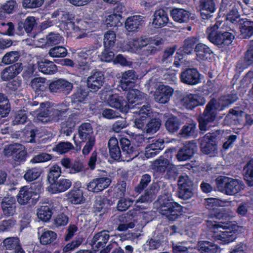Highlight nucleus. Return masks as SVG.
<instances>
[{
	"instance_id": "4468645a",
	"label": "nucleus",
	"mask_w": 253,
	"mask_h": 253,
	"mask_svg": "<svg viewBox=\"0 0 253 253\" xmlns=\"http://www.w3.org/2000/svg\"><path fill=\"white\" fill-rule=\"evenodd\" d=\"M67 197L68 200L73 204L79 205L85 202V199L80 181H76L74 184L73 188L67 193Z\"/></svg>"
},
{
	"instance_id": "6e6552de",
	"label": "nucleus",
	"mask_w": 253,
	"mask_h": 253,
	"mask_svg": "<svg viewBox=\"0 0 253 253\" xmlns=\"http://www.w3.org/2000/svg\"><path fill=\"white\" fill-rule=\"evenodd\" d=\"M3 153L6 156H12L13 160L18 164L24 163L27 153L25 147L21 144L15 143L5 147Z\"/></svg>"
},
{
	"instance_id": "09e8293b",
	"label": "nucleus",
	"mask_w": 253,
	"mask_h": 253,
	"mask_svg": "<svg viewBox=\"0 0 253 253\" xmlns=\"http://www.w3.org/2000/svg\"><path fill=\"white\" fill-rule=\"evenodd\" d=\"M37 214L40 220L47 222L51 218L52 212L48 206H45L41 207L38 209Z\"/></svg>"
},
{
	"instance_id": "79ce46f5",
	"label": "nucleus",
	"mask_w": 253,
	"mask_h": 253,
	"mask_svg": "<svg viewBox=\"0 0 253 253\" xmlns=\"http://www.w3.org/2000/svg\"><path fill=\"white\" fill-rule=\"evenodd\" d=\"M181 125L180 121L174 116L169 117L165 123L167 130L170 133L177 131L179 129Z\"/></svg>"
},
{
	"instance_id": "e2e57ef3",
	"label": "nucleus",
	"mask_w": 253,
	"mask_h": 253,
	"mask_svg": "<svg viewBox=\"0 0 253 253\" xmlns=\"http://www.w3.org/2000/svg\"><path fill=\"white\" fill-rule=\"evenodd\" d=\"M67 53V49L63 46H55L49 51V55L52 57H64Z\"/></svg>"
},
{
	"instance_id": "ea45409f",
	"label": "nucleus",
	"mask_w": 253,
	"mask_h": 253,
	"mask_svg": "<svg viewBox=\"0 0 253 253\" xmlns=\"http://www.w3.org/2000/svg\"><path fill=\"white\" fill-rule=\"evenodd\" d=\"M197 249L201 253H216L218 249L216 244L207 241H199Z\"/></svg>"
},
{
	"instance_id": "20e7f679",
	"label": "nucleus",
	"mask_w": 253,
	"mask_h": 253,
	"mask_svg": "<svg viewBox=\"0 0 253 253\" xmlns=\"http://www.w3.org/2000/svg\"><path fill=\"white\" fill-rule=\"evenodd\" d=\"M154 206L169 220L177 218L182 209L180 205L173 202L170 193H164L161 195L154 203Z\"/></svg>"
},
{
	"instance_id": "6e6d98bb",
	"label": "nucleus",
	"mask_w": 253,
	"mask_h": 253,
	"mask_svg": "<svg viewBox=\"0 0 253 253\" xmlns=\"http://www.w3.org/2000/svg\"><path fill=\"white\" fill-rule=\"evenodd\" d=\"M45 134V131L42 128L32 129L30 131H27L26 133V136L30 137L28 140L29 142H33L36 138L39 139Z\"/></svg>"
},
{
	"instance_id": "f3484780",
	"label": "nucleus",
	"mask_w": 253,
	"mask_h": 253,
	"mask_svg": "<svg viewBox=\"0 0 253 253\" xmlns=\"http://www.w3.org/2000/svg\"><path fill=\"white\" fill-rule=\"evenodd\" d=\"M206 102L204 97L198 94H187L181 100V104L187 109H192L195 107L203 105Z\"/></svg>"
},
{
	"instance_id": "49530a36",
	"label": "nucleus",
	"mask_w": 253,
	"mask_h": 253,
	"mask_svg": "<svg viewBox=\"0 0 253 253\" xmlns=\"http://www.w3.org/2000/svg\"><path fill=\"white\" fill-rule=\"evenodd\" d=\"M195 51L197 52L198 60H204L207 58L205 56L212 53L210 48L206 45L203 43H198L195 48Z\"/></svg>"
},
{
	"instance_id": "a18cd8bd",
	"label": "nucleus",
	"mask_w": 253,
	"mask_h": 253,
	"mask_svg": "<svg viewBox=\"0 0 253 253\" xmlns=\"http://www.w3.org/2000/svg\"><path fill=\"white\" fill-rule=\"evenodd\" d=\"M122 15L113 13L109 15L106 18L105 24L108 28H114L121 24Z\"/></svg>"
},
{
	"instance_id": "a19ab883",
	"label": "nucleus",
	"mask_w": 253,
	"mask_h": 253,
	"mask_svg": "<svg viewBox=\"0 0 253 253\" xmlns=\"http://www.w3.org/2000/svg\"><path fill=\"white\" fill-rule=\"evenodd\" d=\"M173 19L179 23L186 22L189 18V12L182 8H174L170 11Z\"/></svg>"
},
{
	"instance_id": "4d7b16f0",
	"label": "nucleus",
	"mask_w": 253,
	"mask_h": 253,
	"mask_svg": "<svg viewBox=\"0 0 253 253\" xmlns=\"http://www.w3.org/2000/svg\"><path fill=\"white\" fill-rule=\"evenodd\" d=\"M196 129V124L191 123L188 125L184 126L178 133L179 137H186L194 134Z\"/></svg>"
},
{
	"instance_id": "2eb2a0df",
	"label": "nucleus",
	"mask_w": 253,
	"mask_h": 253,
	"mask_svg": "<svg viewBox=\"0 0 253 253\" xmlns=\"http://www.w3.org/2000/svg\"><path fill=\"white\" fill-rule=\"evenodd\" d=\"M150 43V39L142 37L133 39L126 42L123 45L122 50L131 52H136L141 48L146 46Z\"/></svg>"
},
{
	"instance_id": "bf43d9fd",
	"label": "nucleus",
	"mask_w": 253,
	"mask_h": 253,
	"mask_svg": "<svg viewBox=\"0 0 253 253\" xmlns=\"http://www.w3.org/2000/svg\"><path fill=\"white\" fill-rule=\"evenodd\" d=\"M79 122L78 116L76 114H71L64 122L62 123V128H74L76 124Z\"/></svg>"
},
{
	"instance_id": "72a5a7b5",
	"label": "nucleus",
	"mask_w": 253,
	"mask_h": 253,
	"mask_svg": "<svg viewBox=\"0 0 253 253\" xmlns=\"http://www.w3.org/2000/svg\"><path fill=\"white\" fill-rule=\"evenodd\" d=\"M172 157V151L170 150L166 151L163 156H161L155 161V165L157 170L161 172L165 171L166 169L170 166Z\"/></svg>"
},
{
	"instance_id": "ddd939ff",
	"label": "nucleus",
	"mask_w": 253,
	"mask_h": 253,
	"mask_svg": "<svg viewBox=\"0 0 253 253\" xmlns=\"http://www.w3.org/2000/svg\"><path fill=\"white\" fill-rule=\"evenodd\" d=\"M120 142L122 147L121 161L129 162L137 156L138 152L128 139L121 138Z\"/></svg>"
},
{
	"instance_id": "13d9d810",
	"label": "nucleus",
	"mask_w": 253,
	"mask_h": 253,
	"mask_svg": "<svg viewBox=\"0 0 253 253\" xmlns=\"http://www.w3.org/2000/svg\"><path fill=\"white\" fill-rule=\"evenodd\" d=\"M119 220L122 222L119 225L117 228V230L119 231H126L128 229L133 228L134 226V223L129 222L125 215L120 216Z\"/></svg>"
},
{
	"instance_id": "4c0bfd02",
	"label": "nucleus",
	"mask_w": 253,
	"mask_h": 253,
	"mask_svg": "<svg viewBox=\"0 0 253 253\" xmlns=\"http://www.w3.org/2000/svg\"><path fill=\"white\" fill-rule=\"evenodd\" d=\"M108 147L111 157L117 160H121V151L118 145V139L114 137H111L108 142Z\"/></svg>"
},
{
	"instance_id": "7ed1b4c3",
	"label": "nucleus",
	"mask_w": 253,
	"mask_h": 253,
	"mask_svg": "<svg viewBox=\"0 0 253 253\" xmlns=\"http://www.w3.org/2000/svg\"><path fill=\"white\" fill-rule=\"evenodd\" d=\"M50 104L49 102L42 103L37 110L31 113L36 122L59 121L68 110V105L64 104H58L53 108H51Z\"/></svg>"
},
{
	"instance_id": "cd10ccee",
	"label": "nucleus",
	"mask_w": 253,
	"mask_h": 253,
	"mask_svg": "<svg viewBox=\"0 0 253 253\" xmlns=\"http://www.w3.org/2000/svg\"><path fill=\"white\" fill-rule=\"evenodd\" d=\"M138 79V76L133 70H129L122 74L120 87L123 90H127L129 85Z\"/></svg>"
},
{
	"instance_id": "de8ad7c7",
	"label": "nucleus",
	"mask_w": 253,
	"mask_h": 253,
	"mask_svg": "<svg viewBox=\"0 0 253 253\" xmlns=\"http://www.w3.org/2000/svg\"><path fill=\"white\" fill-rule=\"evenodd\" d=\"M31 85L36 92H39L45 90L49 85L45 82L44 79L36 78L31 81Z\"/></svg>"
},
{
	"instance_id": "37998d69",
	"label": "nucleus",
	"mask_w": 253,
	"mask_h": 253,
	"mask_svg": "<svg viewBox=\"0 0 253 253\" xmlns=\"http://www.w3.org/2000/svg\"><path fill=\"white\" fill-rule=\"evenodd\" d=\"M243 20L236 9H233L226 15V22L227 24L230 23L232 27L242 24Z\"/></svg>"
},
{
	"instance_id": "b1692460",
	"label": "nucleus",
	"mask_w": 253,
	"mask_h": 253,
	"mask_svg": "<svg viewBox=\"0 0 253 253\" xmlns=\"http://www.w3.org/2000/svg\"><path fill=\"white\" fill-rule=\"evenodd\" d=\"M215 10V5L213 0H201L200 10L203 19L211 18Z\"/></svg>"
},
{
	"instance_id": "a211bd4d",
	"label": "nucleus",
	"mask_w": 253,
	"mask_h": 253,
	"mask_svg": "<svg viewBox=\"0 0 253 253\" xmlns=\"http://www.w3.org/2000/svg\"><path fill=\"white\" fill-rule=\"evenodd\" d=\"M180 80L185 84L196 85L200 82V74L196 69L189 68L181 73Z\"/></svg>"
},
{
	"instance_id": "3c124183",
	"label": "nucleus",
	"mask_w": 253,
	"mask_h": 253,
	"mask_svg": "<svg viewBox=\"0 0 253 253\" xmlns=\"http://www.w3.org/2000/svg\"><path fill=\"white\" fill-rule=\"evenodd\" d=\"M88 96V91L81 87L78 88L72 96L73 104L84 103Z\"/></svg>"
},
{
	"instance_id": "c03bdc74",
	"label": "nucleus",
	"mask_w": 253,
	"mask_h": 253,
	"mask_svg": "<svg viewBox=\"0 0 253 253\" xmlns=\"http://www.w3.org/2000/svg\"><path fill=\"white\" fill-rule=\"evenodd\" d=\"M240 26L241 35L244 38H248L253 35V21L245 20Z\"/></svg>"
},
{
	"instance_id": "338daca9",
	"label": "nucleus",
	"mask_w": 253,
	"mask_h": 253,
	"mask_svg": "<svg viewBox=\"0 0 253 253\" xmlns=\"http://www.w3.org/2000/svg\"><path fill=\"white\" fill-rule=\"evenodd\" d=\"M160 126L161 121L159 119H152L146 126V131L147 133H155L159 130Z\"/></svg>"
},
{
	"instance_id": "2f4dec72",
	"label": "nucleus",
	"mask_w": 253,
	"mask_h": 253,
	"mask_svg": "<svg viewBox=\"0 0 253 253\" xmlns=\"http://www.w3.org/2000/svg\"><path fill=\"white\" fill-rule=\"evenodd\" d=\"M38 237L42 245H46L53 242L57 238L55 232L42 228L38 229Z\"/></svg>"
},
{
	"instance_id": "1a4fd4ad",
	"label": "nucleus",
	"mask_w": 253,
	"mask_h": 253,
	"mask_svg": "<svg viewBox=\"0 0 253 253\" xmlns=\"http://www.w3.org/2000/svg\"><path fill=\"white\" fill-rule=\"evenodd\" d=\"M42 191V188L40 185H33L31 186H23L21 188L17 196V202L20 205L27 204L32 197L40 194Z\"/></svg>"
},
{
	"instance_id": "680f3d73",
	"label": "nucleus",
	"mask_w": 253,
	"mask_h": 253,
	"mask_svg": "<svg viewBox=\"0 0 253 253\" xmlns=\"http://www.w3.org/2000/svg\"><path fill=\"white\" fill-rule=\"evenodd\" d=\"M3 246L7 250L16 249L19 245V240L17 237H8L3 242Z\"/></svg>"
},
{
	"instance_id": "6ab92c4d",
	"label": "nucleus",
	"mask_w": 253,
	"mask_h": 253,
	"mask_svg": "<svg viewBox=\"0 0 253 253\" xmlns=\"http://www.w3.org/2000/svg\"><path fill=\"white\" fill-rule=\"evenodd\" d=\"M173 91V89L169 86L160 85L155 92L154 99L156 102L165 104L168 102L172 96Z\"/></svg>"
},
{
	"instance_id": "39448f33",
	"label": "nucleus",
	"mask_w": 253,
	"mask_h": 253,
	"mask_svg": "<svg viewBox=\"0 0 253 253\" xmlns=\"http://www.w3.org/2000/svg\"><path fill=\"white\" fill-rule=\"evenodd\" d=\"M221 22L217 21L212 26L207 29L209 40L213 43L222 46L228 45L232 42L234 36L228 31H224V24L220 27Z\"/></svg>"
},
{
	"instance_id": "69168bd1",
	"label": "nucleus",
	"mask_w": 253,
	"mask_h": 253,
	"mask_svg": "<svg viewBox=\"0 0 253 253\" xmlns=\"http://www.w3.org/2000/svg\"><path fill=\"white\" fill-rule=\"evenodd\" d=\"M19 57V54L18 51H10L3 57L2 62L5 64H9L17 61Z\"/></svg>"
},
{
	"instance_id": "4be33fe9",
	"label": "nucleus",
	"mask_w": 253,
	"mask_h": 253,
	"mask_svg": "<svg viewBox=\"0 0 253 253\" xmlns=\"http://www.w3.org/2000/svg\"><path fill=\"white\" fill-rule=\"evenodd\" d=\"M72 183V181L69 179L61 178L50 184L47 190L52 194L63 192L71 187Z\"/></svg>"
},
{
	"instance_id": "9d476101",
	"label": "nucleus",
	"mask_w": 253,
	"mask_h": 253,
	"mask_svg": "<svg viewBox=\"0 0 253 253\" xmlns=\"http://www.w3.org/2000/svg\"><path fill=\"white\" fill-rule=\"evenodd\" d=\"M179 197L184 200L191 198L193 195V182L187 175L180 176L178 180Z\"/></svg>"
},
{
	"instance_id": "dca6fc26",
	"label": "nucleus",
	"mask_w": 253,
	"mask_h": 253,
	"mask_svg": "<svg viewBox=\"0 0 253 253\" xmlns=\"http://www.w3.org/2000/svg\"><path fill=\"white\" fill-rule=\"evenodd\" d=\"M201 151L206 154L214 155L217 151V145L215 137L211 134L205 135L201 141Z\"/></svg>"
},
{
	"instance_id": "0e129e2a",
	"label": "nucleus",
	"mask_w": 253,
	"mask_h": 253,
	"mask_svg": "<svg viewBox=\"0 0 253 253\" xmlns=\"http://www.w3.org/2000/svg\"><path fill=\"white\" fill-rule=\"evenodd\" d=\"M74 148L73 144L68 142H62L59 143L53 149V150L59 154H63L68 152L69 150Z\"/></svg>"
},
{
	"instance_id": "aec40b11",
	"label": "nucleus",
	"mask_w": 253,
	"mask_h": 253,
	"mask_svg": "<svg viewBox=\"0 0 253 253\" xmlns=\"http://www.w3.org/2000/svg\"><path fill=\"white\" fill-rule=\"evenodd\" d=\"M104 79V75L101 72L97 70L93 71L87 78V86L93 91H96L102 86Z\"/></svg>"
},
{
	"instance_id": "473e14b6",
	"label": "nucleus",
	"mask_w": 253,
	"mask_h": 253,
	"mask_svg": "<svg viewBox=\"0 0 253 253\" xmlns=\"http://www.w3.org/2000/svg\"><path fill=\"white\" fill-rule=\"evenodd\" d=\"M164 141L162 139L153 140L152 143L145 148V157L149 158L158 154L164 148Z\"/></svg>"
},
{
	"instance_id": "8fccbe9b",
	"label": "nucleus",
	"mask_w": 253,
	"mask_h": 253,
	"mask_svg": "<svg viewBox=\"0 0 253 253\" xmlns=\"http://www.w3.org/2000/svg\"><path fill=\"white\" fill-rule=\"evenodd\" d=\"M41 173V169L38 167L33 168L26 170L24 178L27 181L31 182L37 179Z\"/></svg>"
},
{
	"instance_id": "c85d7f7f",
	"label": "nucleus",
	"mask_w": 253,
	"mask_h": 253,
	"mask_svg": "<svg viewBox=\"0 0 253 253\" xmlns=\"http://www.w3.org/2000/svg\"><path fill=\"white\" fill-rule=\"evenodd\" d=\"M127 103L129 104L131 108H133L137 104L141 103L146 99V96L144 93L140 92L136 89L130 90L127 95Z\"/></svg>"
},
{
	"instance_id": "9b49d317",
	"label": "nucleus",
	"mask_w": 253,
	"mask_h": 253,
	"mask_svg": "<svg viewBox=\"0 0 253 253\" xmlns=\"http://www.w3.org/2000/svg\"><path fill=\"white\" fill-rule=\"evenodd\" d=\"M106 99L110 107L119 110L123 113H127L131 108L130 105L124 97L117 93L112 94L109 92Z\"/></svg>"
},
{
	"instance_id": "603ef678",
	"label": "nucleus",
	"mask_w": 253,
	"mask_h": 253,
	"mask_svg": "<svg viewBox=\"0 0 253 253\" xmlns=\"http://www.w3.org/2000/svg\"><path fill=\"white\" fill-rule=\"evenodd\" d=\"M116 40V33L113 31H108L104 36V45L106 48H112Z\"/></svg>"
},
{
	"instance_id": "052dcab7",
	"label": "nucleus",
	"mask_w": 253,
	"mask_h": 253,
	"mask_svg": "<svg viewBox=\"0 0 253 253\" xmlns=\"http://www.w3.org/2000/svg\"><path fill=\"white\" fill-rule=\"evenodd\" d=\"M198 42L196 37H191L186 39L183 47V51L185 54L190 53L193 49L194 45Z\"/></svg>"
},
{
	"instance_id": "864d4df0",
	"label": "nucleus",
	"mask_w": 253,
	"mask_h": 253,
	"mask_svg": "<svg viewBox=\"0 0 253 253\" xmlns=\"http://www.w3.org/2000/svg\"><path fill=\"white\" fill-rule=\"evenodd\" d=\"M245 179L250 186L253 185V159L251 160L244 169Z\"/></svg>"
},
{
	"instance_id": "c756f323",
	"label": "nucleus",
	"mask_w": 253,
	"mask_h": 253,
	"mask_svg": "<svg viewBox=\"0 0 253 253\" xmlns=\"http://www.w3.org/2000/svg\"><path fill=\"white\" fill-rule=\"evenodd\" d=\"M78 136L82 141L95 138V135L91 124L84 123L78 127Z\"/></svg>"
},
{
	"instance_id": "f257e3e1",
	"label": "nucleus",
	"mask_w": 253,
	"mask_h": 253,
	"mask_svg": "<svg viewBox=\"0 0 253 253\" xmlns=\"http://www.w3.org/2000/svg\"><path fill=\"white\" fill-rule=\"evenodd\" d=\"M238 97L236 94L228 95L218 99H212L208 103L202 116L199 119L200 129L206 131L211 126V124L215 120L217 113L236 101Z\"/></svg>"
},
{
	"instance_id": "423d86ee",
	"label": "nucleus",
	"mask_w": 253,
	"mask_h": 253,
	"mask_svg": "<svg viewBox=\"0 0 253 253\" xmlns=\"http://www.w3.org/2000/svg\"><path fill=\"white\" fill-rule=\"evenodd\" d=\"M216 184L220 191L228 195H234L244 188V185L241 180L225 176L217 177Z\"/></svg>"
},
{
	"instance_id": "5fc2aeb1",
	"label": "nucleus",
	"mask_w": 253,
	"mask_h": 253,
	"mask_svg": "<svg viewBox=\"0 0 253 253\" xmlns=\"http://www.w3.org/2000/svg\"><path fill=\"white\" fill-rule=\"evenodd\" d=\"M61 168L56 165L52 166L48 172L47 179L50 184L55 182L61 175Z\"/></svg>"
},
{
	"instance_id": "bb28decb",
	"label": "nucleus",
	"mask_w": 253,
	"mask_h": 253,
	"mask_svg": "<svg viewBox=\"0 0 253 253\" xmlns=\"http://www.w3.org/2000/svg\"><path fill=\"white\" fill-rule=\"evenodd\" d=\"M109 238L108 231H102L96 234L91 241L90 244L92 248L97 250L101 247L105 246Z\"/></svg>"
},
{
	"instance_id": "774afa93",
	"label": "nucleus",
	"mask_w": 253,
	"mask_h": 253,
	"mask_svg": "<svg viewBox=\"0 0 253 253\" xmlns=\"http://www.w3.org/2000/svg\"><path fill=\"white\" fill-rule=\"evenodd\" d=\"M64 39L59 34L51 33L46 37V43L50 45L63 42Z\"/></svg>"
},
{
	"instance_id": "f03ea898",
	"label": "nucleus",
	"mask_w": 253,
	"mask_h": 253,
	"mask_svg": "<svg viewBox=\"0 0 253 253\" xmlns=\"http://www.w3.org/2000/svg\"><path fill=\"white\" fill-rule=\"evenodd\" d=\"M207 227L212 233V237L222 244H229L237 238L236 232L239 226L236 222L226 223L208 221Z\"/></svg>"
},
{
	"instance_id": "a878e982",
	"label": "nucleus",
	"mask_w": 253,
	"mask_h": 253,
	"mask_svg": "<svg viewBox=\"0 0 253 253\" xmlns=\"http://www.w3.org/2000/svg\"><path fill=\"white\" fill-rule=\"evenodd\" d=\"M196 146L194 143L188 142L184 144L176 155L178 161H185L190 159L194 154Z\"/></svg>"
},
{
	"instance_id": "393cba45",
	"label": "nucleus",
	"mask_w": 253,
	"mask_h": 253,
	"mask_svg": "<svg viewBox=\"0 0 253 253\" xmlns=\"http://www.w3.org/2000/svg\"><path fill=\"white\" fill-rule=\"evenodd\" d=\"M144 24L143 17L140 15H134L127 17L125 21L126 29L129 32H136Z\"/></svg>"
},
{
	"instance_id": "7c9ffc66",
	"label": "nucleus",
	"mask_w": 253,
	"mask_h": 253,
	"mask_svg": "<svg viewBox=\"0 0 253 253\" xmlns=\"http://www.w3.org/2000/svg\"><path fill=\"white\" fill-rule=\"evenodd\" d=\"M72 83L63 79H58L50 83L48 88L51 92H57L61 91H70L72 89Z\"/></svg>"
},
{
	"instance_id": "f8f14e48",
	"label": "nucleus",
	"mask_w": 253,
	"mask_h": 253,
	"mask_svg": "<svg viewBox=\"0 0 253 253\" xmlns=\"http://www.w3.org/2000/svg\"><path fill=\"white\" fill-rule=\"evenodd\" d=\"M134 126L139 129H142L146 123L147 118L156 116L155 113H153L149 105H143L138 112H135Z\"/></svg>"
},
{
	"instance_id": "e433bc0d",
	"label": "nucleus",
	"mask_w": 253,
	"mask_h": 253,
	"mask_svg": "<svg viewBox=\"0 0 253 253\" xmlns=\"http://www.w3.org/2000/svg\"><path fill=\"white\" fill-rule=\"evenodd\" d=\"M22 70L19 64H14L6 68L1 73V78L3 81H7L15 77Z\"/></svg>"
},
{
	"instance_id": "5701e85b",
	"label": "nucleus",
	"mask_w": 253,
	"mask_h": 253,
	"mask_svg": "<svg viewBox=\"0 0 253 253\" xmlns=\"http://www.w3.org/2000/svg\"><path fill=\"white\" fill-rule=\"evenodd\" d=\"M64 18L67 19L68 26L72 28L75 32L86 30L88 26V23L87 22L78 17L75 18L72 14H65Z\"/></svg>"
},
{
	"instance_id": "412c9836",
	"label": "nucleus",
	"mask_w": 253,
	"mask_h": 253,
	"mask_svg": "<svg viewBox=\"0 0 253 253\" xmlns=\"http://www.w3.org/2000/svg\"><path fill=\"white\" fill-rule=\"evenodd\" d=\"M111 183V180L108 177L95 178L87 184V189L89 191L97 193L107 188Z\"/></svg>"
},
{
	"instance_id": "c9c22d12",
	"label": "nucleus",
	"mask_w": 253,
	"mask_h": 253,
	"mask_svg": "<svg viewBox=\"0 0 253 253\" xmlns=\"http://www.w3.org/2000/svg\"><path fill=\"white\" fill-rule=\"evenodd\" d=\"M37 64L39 71L44 74H53L57 71L56 66L48 60L42 59L38 61Z\"/></svg>"
},
{
	"instance_id": "f704fd0d",
	"label": "nucleus",
	"mask_w": 253,
	"mask_h": 253,
	"mask_svg": "<svg viewBox=\"0 0 253 253\" xmlns=\"http://www.w3.org/2000/svg\"><path fill=\"white\" fill-rule=\"evenodd\" d=\"M1 208L4 214L12 216L16 212V202L13 197H5L1 203Z\"/></svg>"
},
{
	"instance_id": "0eeeda50",
	"label": "nucleus",
	"mask_w": 253,
	"mask_h": 253,
	"mask_svg": "<svg viewBox=\"0 0 253 253\" xmlns=\"http://www.w3.org/2000/svg\"><path fill=\"white\" fill-rule=\"evenodd\" d=\"M95 54V48L94 47L85 48L79 51L76 57V66L81 70L88 71L91 68L90 64L93 61L92 58Z\"/></svg>"
},
{
	"instance_id": "58836bf2",
	"label": "nucleus",
	"mask_w": 253,
	"mask_h": 253,
	"mask_svg": "<svg viewBox=\"0 0 253 253\" xmlns=\"http://www.w3.org/2000/svg\"><path fill=\"white\" fill-rule=\"evenodd\" d=\"M169 21L167 13L163 9L156 10L154 14L153 24L157 27L165 26Z\"/></svg>"
}]
</instances>
